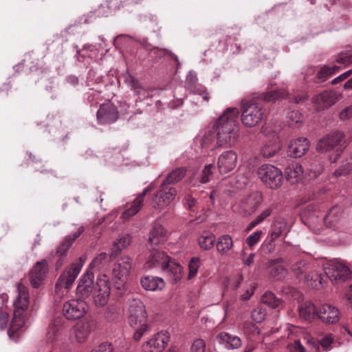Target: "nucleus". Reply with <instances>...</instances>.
Returning a JSON list of instances; mask_svg holds the SVG:
<instances>
[{
	"instance_id": "f257e3e1",
	"label": "nucleus",
	"mask_w": 352,
	"mask_h": 352,
	"mask_svg": "<svg viewBox=\"0 0 352 352\" xmlns=\"http://www.w3.org/2000/svg\"><path fill=\"white\" fill-rule=\"evenodd\" d=\"M239 111L236 108H228L217 119L214 128L216 135L212 131H208L202 139L203 146L208 147L214 141L216 146H232L237 142L239 136V129L236 124Z\"/></svg>"
},
{
	"instance_id": "f03ea898",
	"label": "nucleus",
	"mask_w": 352,
	"mask_h": 352,
	"mask_svg": "<svg viewBox=\"0 0 352 352\" xmlns=\"http://www.w3.org/2000/svg\"><path fill=\"white\" fill-rule=\"evenodd\" d=\"M93 278V273L87 271L79 281L76 294L82 299L93 295L96 305L104 306L107 303L110 295L109 279L106 274H100L94 285Z\"/></svg>"
},
{
	"instance_id": "7ed1b4c3",
	"label": "nucleus",
	"mask_w": 352,
	"mask_h": 352,
	"mask_svg": "<svg viewBox=\"0 0 352 352\" xmlns=\"http://www.w3.org/2000/svg\"><path fill=\"white\" fill-rule=\"evenodd\" d=\"M129 323L135 329L134 338L139 340L148 330L147 314L142 302L139 299H132L129 302Z\"/></svg>"
},
{
	"instance_id": "20e7f679",
	"label": "nucleus",
	"mask_w": 352,
	"mask_h": 352,
	"mask_svg": "<svg viewBox=\"0 0 352 352\" xmlns=\"http://www.w3.org/2000/svg\"><path fill=\"white\" fill-rule=\"evenodd\" d=\"M85 261V259L80 257L61 274L55 286L54 298L56 301L60 302L67 295L68 290L80 273Z\"/></svg>"
},
{
	"instance_id": "39448f33",
	"label": "nucleus",
	"mask_w": 352,
	"mask_h": 352,
	"mask_svg": "<svg viewBox=\"0 0 352 352\" xmlns=\"http://www.w3.org/2000/svg\"><path fill=\"white\" fill-rule=\"evenodd\" d=\"M323 270L333 284L344 283L352 276V272L346 262L333 259L323 265Z\"/></svg>"
},
{
	"instance_id": "423d86ee",
	"label": "nucleus",
	"mask_w": 352,
	"mask_h": 352,
	"mask_svg": "<svg viewBox=\"0 0 352 352\" xmlns=\"http://www.w3.org/2000/svg\"><path fill=\"white\" fill-rule=\"evenodd\" d=\"M264 113L261 104L254 101L244 102L241 107V122L246 127L256 126L262 120Z\"/></svg>"
},
{
	"instance_id": "0eeeda50",
	"label": "nucleus",
	"mask_w": 352,
	"mask_h": 352,
	"mask_svg": "<svg viewBox=\"0 0 352 352\" xmlns=\"http://www.w3.org/2000/svg\"><path fill=\"white\" fill-rule=\"evenodd\" d=\"M257 174L261 182L272 189H276L283 183V173L280 170L271 164H263L258 170Z\"/></svg>"
},
{
	"instance_id": "6e6552de",
	"label": "nucleus",
	"mask_w": 352,
	"mask_h": 352,
	"mask_svg": "<svg viewBox=\"0 0 352 352\" xmlns=\"http://www.w3.org/2000/svg\"><path fill=\"white\" fill-rule=\"evenodd\" d=\"M176 195L177 190L175 187L162 182L153 198V207L155 209L162 210L175 199Z\"/></svg>"
},
{
	"instance_id": "1a4fd4ad",
	"label": "nucleus",
	"mask_w": 352,
	"mask_h": 352,
	"mask_svg": "<svg viewBox=\"0 0 352 352\" xmlns=\"http://www.w3.org/2000/svg\"><path fill=\"white\" fill-rule=\"evenodd\" d=\"M21 283L17 284L19 296L14 302V316L8 332V336L16 342L19 340L22 327V305L20 300L21 295Z\"/></svg>"
},
{
	"instance_id": "9d476101",
	"label": "nucleus",
	"mask_w": 352,
	"mask_h": 352,
	"mask_svg": "<svg viewBox=\"0 0 352 352\" xmlns=\"http://www.w3.org/2000/svg\"><path fill=\"white\" fill-rule=\"evenodd\" d=\"M344 138L343 131H331L318 141L316 149L320 152H327L338 145H343L345 142Z\"/></svg>"
},
{
	"instance_id": "9b49d317",
	"label": "nucleus",
	"mask_w": 352,
	"mask_h": 352,
	"mask_svg": "<svg viewBox=\"0 0 352 352\" xmlns=\"http://www.w3.org/2000/svg\"><path fill=\"white\" fill-rule=\"evenodd\" d=\"M87 310V305L82 300L72 299L66 302L63 307L65 318L74 320L82 318Z\"/></svg>"
},
{
	"instance_id": "f8f14e48",
	"label": "nucleus",
	"mask_w": 352,
	"mask_h": 352,
	"mask_svg": "<svg viewBox=\"0 0 352 352\" xmlns=\"http://www.w3.org/2000/svg\"><path fill=\"white\" fill-rule=\"evenodd\" d=\"M132 268V260L128 256L120 257L115 263L113 268V278L124 283L128 279Z\"/></svg>"
},
{
	"instance_id": "ddd939ff",
	"label": "nucleus",
	"mask_w": 352,
	"mask_h": 352,
	"mask_svg": "<svg viewBox=\"0 0 352 352\" xmlns=\"http://www.w3.org/2000/svg\"><path fill=\"white\" fill-rule=\"evenodd\" d=\"M169 342V336L166 332H159L142 345L143 352H161Z\"/></svg>"
},
{
	"instance_id": "4468645a",
	"label": "nucleus",
	"mask_w": 352,
	"mask_h": 352,
	"mask_svg": "<svg viewBox=\"0 0 352 352\" xmlns=\"http://www.w3.org/2000/svg\"><path fill=\"white\" fill-rule=\"evenodd\" d=\"M263 201L262 194L260 192H254L243 198L239 204L241 212L250 215L254 213Z\"/></svg>"
},
{
	"instance_id": "2eb2a0df",
	"label": "nucleus",
	"mask_w": 352,
	"mask_h": 352,
	"mask_svg": "<svg viewBox=\"0 0 352 352\" xmlns=\"http://www.w3.org/2000/svg\"><path fill=\"white\" fill-rule=\"evenodd\" d=\"M48 263L45 260L38 261L30 272V280L34 288H38L43 283L48 273Z\"/></svg>"
},
{
	"instance_id": "dca6fc26",
	"label": "nucleus",
	"mask_w": 352,
	"mask_h": 352,
	"mask_svg": "<svg viewBox=\"0 0 352 352\" xmlns=\"http://www.w3.org/2000/svg\"><path fill=\"white\" fill-rule=\"evenodd\" d=\"M316 316L324 323L335 324L339 320L340 312L336 307L330 304H323L318 309Z\"/></svg>"
},
{
	"instance_id": "f3484780",
	"label": "nucleus",
	"mask_w": 352,
	"mask_h": 352,
	"mask_svg": "<svg viewBox=\"0 0 352 352\" xmlns=\"http://www.w3.org/2000/svg\"><path fill=\"white\" fill-rule=\"evenodd\" d=\"M237 155L233 151L223 152L218 158L217 167L221 174L228 173L236 167Z\"/></svg>"
},
{
	"instance_id": "a211bd4d",
	"label": "nucleus",
	"mask_w": 352,
	"mask_h": 352,
	"mask_svg": "<svg viewBox=\"0 0 352 352\" xmlns=\"http://www.w3.org/2000/svg\"><path fill=\"white\" fill-rule=\"evenodd\" d=\"M84 232V227L80 226L78 230L74 232L72 236H66L63 241L60 243L56 249V254L60 256L57 261V265L60 267L64 263L63 257L66 255L67 252L71 247L74 241Z\"/></svg>"
},
{
	"instance_id": "6ab92c4d",
	"label": "nucleus",
	"mask_w": 352,
	"mask_h": 352,
	"mask_svg": "<svg viewBox=\"0 0 352 352\" xmlns=\"http://www.w3.org/2000/svg\"><path fill=\"white\" fill-rule=\"evenodd\" d=\"M118 118L116 108L111 104H103L97 112V118L101 124H111Z\"/></svg>"
},
{
	"instance_id": "aec40b11",
	"label": "nucleus",
	"mask_w": 352,
	"mask_h": 352,
	"mask_svg": "<svg viewBox=\"0 0 352 352\" xmlns=\"http://www.w3.org/2000/svg\"><path fill=\"white\" fill-rule=\"evenodd\" d=\"M338 99V96L335 92L326 91L314 97L312 102L316 104L318 110H322L333 105L337 102Z\"/></svg>"
},
{
	"instance_id": "412c9836",
	"label": "nucleus",
	"mask_w": 352,
	"mask_h": 352,
	"mask_svg": "<svg viewBox=\"0 0 352 352\" xmlns=\"http://www.w3.org/2000/svg\"><path fill=\"white\" fill-rule=\"evenodd\" d=\"M162 270L168 274L173 283H177L182 277L183 267L170 258L168 261L164 263Z\"/></svg>"
},
{
	"instance_id": "4be33fe9",
	"label": "nucleus",
	"mask_w": 352,
	"mask_h": 352,
	"mask_svg": "<svg viewBox=\"0 0 352 352\" xmlns=\"http://www.w3.org/2000/svg\"><path fill=\"white\" fill-rule=\"evenodd\" d=\"M309 148V142L305 138H300L291 142L289 151L294 157L304 155Z\"/></svg>"
},
{
	"instance_id": "5701e85b",
	"label": "nucleus",
	"mask_w": 352,
	"mask_h": 352,
	"mask_svg": "<svg viewBox=\"0 0 352 352\" xmlns=\"http://www.w3.org/2000/svg\"><path fill=\"white\" fill-rule=\"evenodd\" d=\"M282 258L271 260L267 262V267L269 275L276 279H280L287 274V270L280 264Z\"/></svg>"
},
{
	"instance_id": "b1692460",
	"label": "nucleus",
	"mask_w": 352,
	"mask_h": 352,
	"mask_svg": "<svg viewBox=\"0 0 352 352\" xmlns=\"http://www.w3.org/2000/svg\"><path fill=\"white\" fill-rule=\"evenodd\" d=\"M169 258L170 257L163 252H160L157 250H152L150 252V254L145 265L148 268H151L160 265L162 269H163L164 263L168 261Z\"/></svg>"
},
{
	"instance_id": "393cba45",
	"label": "nucleus",
	"mask_w": 352,
	"mask_h": 352,
	"mask_svg": "<svg viewBox=\"0 0 352 352\" xmlns=\"http://www.w3.org/2000/svg\"><path fill=\"white\" fill-rule=\"evenodd\" d=\"M142 287L148 291L162 289L165 286L164 280L159 277L144 276L141 279Z\"/></svg>"
},
{
	"instance_id": "a878e982",
	"label": "nucleus",
	"mask_w": 352,
	"mask_h": 352,
	"mask_svg": "<svg viewBox=\"0 0 352 352\" xmlns=\"http://www.w3.org/2000/svg\"><path fill=\"white\" fill-rule=\"evenodd\" d=\"M287 180L292 184H297L303 177V168L301 165L296 164L285 169Z\"/></svg>"
},
{
	"instance_id": "bb28decb",
	"label": "nucleus",
	"mask_w": 352,
	"mask_h": 352,
	"mask_svg": "<svg viewBox=\"0 0 352 352\" xmlns=\"http://www.w3.org/2000/svg\"><path fill=\"white\" fill-rule=\"evenodd\" d=\"M316 309L311 301H305L298 306V313L300 318L305 320H311L316 316Z\"/></svg>"
},
{
	"instance_id": "cd10ccee",
	"label": "nucleus",
	"mask_w": 352,
	"mask_h": 352,
	"mask_svg": "<svg viewBox=\"0 0 352 352\" xmlns=\"http://www.w3.org/2000/svg\"><path fill=\"white\" fill-rule=\"evenodd\" d=\"M217 338L228 349H238L241 346V341L238 336L226 332L219 334Z\"/></svg>"
},
{
	"instance_id": "c85d7f7f",
	"label": "nucleus",
	"mask_w": 352,
	"mask_h": 352,
	"mask_svg": "<svg viewBox=\"0 0 352 352\" xmlns=\"http://www.w3.org/2000/svg\"><path fill=\"white\" fill-rule=\"evenodd\" d=\"M74 330L76 341L82 342L91 332V324L88 322H78L74 326Z\"/></svg>"
},
{
	"instance_id": "c756f323",
	"label": "nucleus",
	"mask_w": 352,
	"mask_h": 352,
	"mask_svg": "<svg viewBox=\"0 0 352 352\" xmlns=\"http://www.w3.org/2000/svg\"><path fill=\"white\" fill-rule=\"evenodd\" d=\"M342 217V210L338 206L332 207L329 212L324 216V223L329 226H335Z\"/></svg>"
},
{
	"instance_id": "7c9ffc66",
	"label": "nucleus",
	"mask_w": 352,
	"mask_h": 352,
	"mask_svg": "<svg viewBox=\"0 0 352 352\" xmlns=\"http://www.w3.org/2000/svg\"><path fill=\"white\" fill-rule=\"evenodd\" d=\"M166 233V230L160 224H155L149 234L148 242L151 245L159 244L161 241H163Z\"/></svg>"
},
{
	"instance_id": "2f4dec72",
	"label": "nucleus",
	"mask_w": 352,
	"mask_h": 352,
	"mask_svg": "<svg viewBox=\"0 0 352 352\" xmlns=\"http://www.w3.org/2000/svg\"><path fill=\"white\" fill-rule=\"evenodd\" d=\"M131 243V236L125 234L115 241L111 249V256L118 255L123 249L126 248Z\"/></svg>"
},
{
	"instance_id": "473e14b6",
	"label": "nucleus",
	"mask_w": 352,
	"mask_h": 352,
	"mask_svg": "<svg viewBox=\"0 0 352 352\" xmlns=\"http://www.w3.org/2000/svg\"><path fill=\"white\" fill-rule=\"evenodd\" d=\"M280 149L278 140H274L265 143L261 148V154L264 157L270 158L276 155Z\"/></svg>"
},
{
	"instance_id": "72a5a7b5",
	"label": "nucleus",
	"mask_w": 352,
	"mask_h": 352,
	"mask_svg": "<svg viewBox=\"0 0 352 352\" xmlns=\"http://www.w3.org/2000/svg\"><path fill=\"white\" fill-rule=\"evenodd\" d=\"M143 206V202L141 201L140 199L137 197L133 200L129 208L125 210L121 217L120 219L123 221H126L129 220V219L136 214L142 208Z\"/></svg>"
},
{
	"instance_id": "f704fd0d",
	"label": "nucleus",
	"mask_w": 352,
	"mask_h": 352,
	"mask_svg": "<svg viewBox=\"0 0 352 352\" xmlns=\"http://www.w3.org/2000/svg\"><path fill=\"white\" fill-rule=\"evenodd\" d=\"M143 206V202L141 201L140 199L137 197L133 200L129 208L125 210L121 217L120 219L123 221H126L129 220V219L136 214L142 208Z\"/></svg>"
},
{
	"instance_id": "c9c22d12",
	"label": "nucleus",
	"mask_w": 352,
	"mask_h": 352,
	"mask_svg": "<svg viewBox=\"0 0 352 352\" xmlns=\"http://www.w3.org/2000/svg\"><path fill=\"white\" fill-rule=\"evenodd\" d=\"M186 173L185 168H177L167 175L166 179L163 181L167 185L174 184L181 181Z\"/></svg>"
},
{
	"instance_id": "e433bc0d",
	"label": "nucleus",
	"mask_w": 352,
	"mask_h": 352,
	"mask_svg": "<svg viewBox=\"0 0 352 352\" xmlns=\"http://www.w3.org/2000/svg\"><path fill=\"white\" fill-rule=\"evenodd\" d=\"M310 270L309 263L306 260L296 261L291 266V270L297 277L307 274Z\"/></svg>"
},
{
	"instance_id": "4c0bfd02",
	"label": "nucleus",
	"mask_w": 352,
	"mask_h": 352,
	"mask_svg": "<svg viewBox=\"0 0 352 352\" xmlns=\"http://www.w3.org/2000/svg\"><path fill=\"white\" fill-rule=\"evenodd\" d=\"M233 246L232 238L228 235H223L219 237L217 243V250L221 254H226Z\"/></svg>"
},
{
	"instance_id": "58836bf2",
	"label": "nucleus",
	"mask_w": 352,
	"mask_h": 352,
	"mask_svg": "<svg viewBox=\"0 0 352 352\" xmlns=\"http://www.w3.org/2000/svg\"><path fill=\"white\" fill-rule=\"evenodd\" d=\"M288 95V93L283 89L274 90L263 94L262 98L267 102H276V100L284 99Z\"/></svg>"
},
{
	"instance_id": "ea45409f",
	"label": "nucleus",
	"mask_w": 352,
	"mask_h": 352,
	"mask_svg": "<svg viewBox=\"0 0 352 352\" xmlns=\"http://www.w3.org/2000/svg\"><path fill=\"white\" fill-rule=\"evenodd\" d=\"M263 303L266 304L272 308H278L282 306L283 302L271 292H265L261 298Z\"/></svg>"
},
{
	"instance_id": "a19ab883",
	"label": "nucleus",
	"mask_w": 352,
	"mask_h": 352,
	"mask_svg": "<svg viewBox=\"0 0 352 352\" xmlns=\"http://www.w3.org/2000/svg\"><path fill=\"white\" fill-rule=\"evenodd\" d=\"M305 281L310 284L311 287H318L322 285V276L316 271L312 270L309 272L305 276Z\"/></svg>"
},
{
	"instance_id": "79ce46f5",
	"label": "nucleus",
	"mask_w": 352,
	"mask_h": 352,
	"mask_svg": "<svg viewBox=\"0 0 352 352\" xmlns=\"http://www.w3.org/2000/svg\"><path fill=\"white\" fill-rule=\"evenodd\" d=\"M215 241V237L212 234H203L199 236L198 243L200 247L204 250L210 249Z\"/></svg>"
},
{
	"instance_id": "37998d69",
	"label": "nucleus",
	"mask_w": 352,
	"mask_h": 352,
	"mask_svg": "<svg viewBox=\"0 0 352 352\" xmlns=\"http://www.w3.org/2000/svg\"><path fill=\"white\" fill-rule=\"evenodd\" d=\"M200 267V260L198 257H193L188 263V279L191 280L195 278Z\"/></svg>"
},
{
	"instance_id": "c03bdc74",
	"label": "nucleus",
	"mask_w": 352,
	"mask_h": 352,
	"mask_svg": "<svg viewBox=\"0 0 352 352\" xmlns=\"http://www.w3.org/2000/svg\"><path fill=\"white\" fill-rule=\"evenodd\" d=\"M323 170V166L318 162H314L307 167V171L310 178H315L320 175Z\"/></svg>"
},
{
	"instance_id": "a18cd8bd",
	"label": "nucleus",
	"mask_w": 352,
	"mask_h": 352,
	"mask_svg": "<svg viewBox=\"0 0 352 352\" xmlns=\"http://www.w3.org/2000/svg\"><path fill=\"white\" fill-rule=\"evenodd\" d=\"M126 82L131 87L138 95H141L144 91V88L139 81L133 76L129 75L125 80Z\"/></svg>"
},
{
	"instance_id": "49530a36",
	"label": "nucleus",
	"mask_w": 352,
	"mask_h": 352,
	"mask_svg": "<svg viewBox=\"0 0 352 352\" xmlns=\"http://www.w3.org/2000/svg\"><path fill=\"white\" fill-rule=\"evenodd\" d=\"M214 168V165L208 164L205 166L204 168L201 172V175L200 177V182L202 184L208 183L210 180V176L212 174V169Z\"/></svg>"
},
{
	"instance_id": "de8ad7c7",
	"label": "nucleus",
	"mask_w": 352,
	"mask_h": 352,
	"mask_svg": "<svg viewBox=\"0 0 352 352\" xmlns=\"http://www.w3.org/2000/svg\"><path fill=\"white\" fill-rule=\"evenodd\" d=\"M265 309L259 307L255 308L252 312V318L256 322H263L265 318Z\"/></svg>"
},
{
	"instance_id": "09e8293b",
	"label": "nucleus",
	"mask_w": 352,
	"mask_h": 352,
	"mask_svg": "<svg viewBox=\"0 0 352 352\" xmlns=\"http://www.w3.org/2000/svg\"><path fill=\"white\" fill-rule=\"evenodd\" d=\"M339 67L337 66H334L332 67L324 66L320 69V70L317 74V76L319 79L324 80L327 76L333 74L334 72Z\"/></svg>"
},
{
	"instance_id": "8fccbe9b",
	"label": "nucleus",
	"mask_w": 352,
	"mask_h": 352,
	"mask_svg": "<svg viewBox=\"0 0 352 352\" xmlns=\"http://www.w3.org/2000/svg\"><path fill=\"white\" fill-rule=\"evenodd\" d=\"M336 62L344 65L345 67L352 64V54L341 52L338 54Z\"/></svg>"
},
{
	"instance_id": "3c124183",
	"label": "nucleus",
	"mask_w": 352,
	"mask_h": 352,
	"mask_svg": "<svg viewBox=\"0 0 352 352\" xmlns=\"http://www.w3.org/2000/svg\"><path fill=\"white\" fill-rule=\"evenodd\" d=\"M287 118L290 125L298 124L302 121V115L298 111H290L288 112Z\"/></svg>"
},
{
	"instance_id": "603ef678",
	"label": "nucleus",
	"mask_w": 352,
	"mask_h": 352,
	"mask_svg": "<svg viewBox=\"0 0 352 352\" xmlns=\"http://www.w3.org/2000/svg\"><path fill=\"white\" fill-rule=\"evenodd\" d=\"M352 171V164L346 163L342 166L339 167L334 172L336 177L345 176L349 175Z\"/></svg>"
},
{
	"instance_id": "864d4df0",
	"label": "nucleus",
	"mask_w": 352,
	"mask_h": 352,
	"mask_svg": "<svg viewBox=\"0 0 352 352\" xmlns=\"http://www.w3.org/2000/svg\"><path fill=\"white\" fill-rule=\"evenodd\" d=\"M206 343L204 340L198 338L194 340L191 346V352H205Z\"/></svg>"
},
{
	"instance_id": "5fc2aeb1",
	"label": "nucleus",
	"mask_w": 352,
	"mask_h": 352,
	"mask_svg": "<svg viewBox=\"0 0 352 352\" xmlns=\"http://www.w3.org/2000/svg\"><path fill=\"white\" fill-rule=\"evenodd\" d=\"M243 329L248 335H257L259 333L258 327L251 322H245L243 324Z\"/></svg>"
},
{
	"instance_id": "6e6d98bb",
	"label": "nucleus",
	"mask_w": 352,
	"mask_h": 352,
	"mask_svg": "<svg viewBox=\"0 0 352 352\" xmlns=\"http://www.w3.org/2000/svg\"><path fill=\"white\" fill-rule=\"evenodd\" d=\"M262 231H256L251 234L246 239L247 244L250 247L254 246L261 239Z\"/></svg>"
},
{
	"instance_id": "4d7b16f0",
	"label": "nucleus",
	"mask_w": 352,
	"mask_h": 352,
	"mask_svg": "<svg viewBox=\"0 0 352 352\" xmlns=\"http://www.w3.org/2000/svg\"><path fill=\"white\" fill-rule=\"evenodd\" d=\"M334 338L332 334H327L325 335L319 342L321 346L324 350H329L331 344L333 342Z\"/></svg>"
},
{
	"instance_id": "13d9d810",
	"label": "nucleus",
	"mask_w": 352,
	"mask_h": 352,
	"mask_svg": "<svg viewBox=\"0 0 352 352\" xmlns=\"http://www.w3.org/2000/svg\"><path fill=\"white\" fill-rule=\"evenodd\" d=\"M283 228L284 225H283L280 223H277L274 224V230L270 235V239L272 240V241H274L276 239L278 238L281 235Z\"/></svg>"
},
{
	"instance_id": "bf43d9fd",
	"label": "nucleus",
	"mask_w": 352,
	"mask_h": 352,
	"mask_svg": "<svg viewBox=\"0 0 352 352\" xmlns=\"http://www.w3.org/2000/svg\"><path fill=\"white\" fill-rule=\"evenodd\" d=\"M339 118L342 121L352 118V104L342 109L339 113Z\"/></svg>"
},
{
	"instance_id": "052dcab7",
	"label": "nucleus",
	"mask_w": 352,
	"mask_h": 352,
	"mask_svg": "<svg viewBox=\"0 0 352 352\" xmlns=\"http://www.w3.org/2000/svg\"><path fill=\"white\" fill-rule=\"evenodd\" d=\"M107 258V255L106 253H100L98 254L92 262L90 263V267H97L100 265L102 261H105Z\"/></svg>"
},
{
	"instance_id": "680f3d73",
	"label": "nucleus",
	"mask_w": 352,
	"mask_h": 352,
	"mask_svg": "<svg viewBox=\"0 0 352 352\" xmlns=\"http://www.w3.org/2000/svg\"><path fill=\"white\" fill-rule=\"evenodd\" d=\"M288 348L292 352H305V348L299 340H296L293 344H288Z\"/></svg>"
},
{
	"instance_id": "e2e57ef3",
	"label": "nucleus",
	"mask_w": 352,
	"mask_h": 352,
	"mask_svg": "<svg viewBox=\"0 0 352 352\" xmlns=\"http://www.w3.org/2000/svg\"><path fill=\"white\" fill-rule=\"evenodd\" d=\"M113 349L111 344L103 343L94 349L91 352H113Z\"/></svg>"
},
{
	"instance_id": "0e129e2a",
	"label": "nucleus",
	"mask_w": 352,
	"mask_h": 352,
	"mask_svg": "<svg viewBox=\"0 0 352 352\" xmlns=\"http://www.w3.org/2000/svg\"><path fill=\"white\" fill-rule=\"evenodd\" d=\"M272 212V209L270 208H265L263 212L258 215L256 219L261 223H262L267 217H268Z\"/></svg>"
},
{
	"instance_id": "69168bd1",
	"label": "nucleus",
	"mask_w": 352,
	"mask_h": 352,
	"mask_svg": "<svg viewBox=\"0 0 352 352\" xmlns=\"http://www.w3.org/2000/svg\"><path fill=\"white\" fill-rule=\"evenodd\" d=\"M9 316L6 312L0 311V329H4L8 323Z\"/></svg>"
},
{
	"instance_id": "338daca9",
	"label": "nucleus",
	"mask_w": 352,
	"mask_h": 352,
	"mask_svg": "<svg viewBox=\"0 0 352 352\" xmlns=\"http://www.w3.org/2000/svg\"><path fill=\"white\" fill-rule=\"evenodd\" d=\"M351 74H352V69L349 70V71L344 72V74H341L338 77L334 78L331 81V84L336 85L337 83H339L340 82H341V81L345 80L346 78H347L348 77H349Z\"/></svg>"
},
{
	"instance_id": "774afa93",
	"label": "nucleus",
	"mask_w": 352,
	"mask_h": 352,
	"mask_svg": "<svg viewBox=\"0 0 352 352\" xmlns=\"http://www.w3.org/2000/svg\"><path fill=\"white\" fill-rule=\"evenodd\" d=\"M186 205L189 210H192V208L196 205L197 201L195 199L190 195H188L186 198Z\"/></svg>"
}]
</instances>
